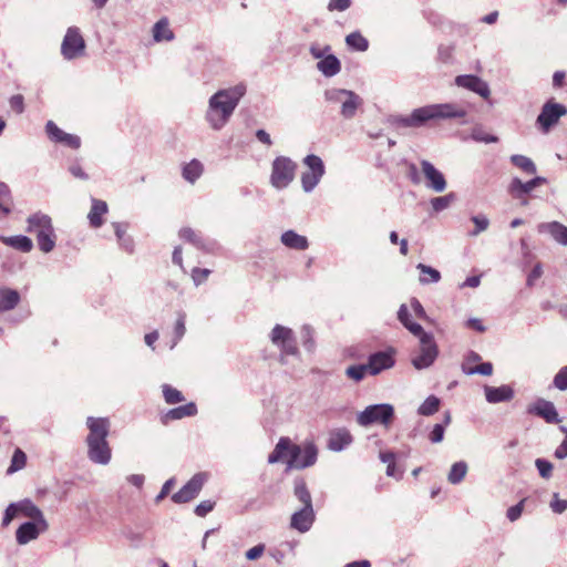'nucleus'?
<instances>
[{
	"mask_svg": "<svg viewBox=\"0 0 567 567\" xmlns=\"http://www.w3.org/2000/svg\"><path fill=\"white\" fill-rule=\"evenodd\" d=\"M441 400L435 395H430L419 406L417 413L423 416H430L436 413L440 409Z\"/></svg>",
	"mask_w": 567,
	"mask_h": 567,
	"instance_id": "e433bc0d",
	"label": "nucleus"
},
{
	"mask_svg": "<svg viewBox=\"0 0 567 567\" xmlns=\"http://www.w3.org/2000/svg\"><path fill=\"white\" fill-rule=\"evenodd\" d=\"M89 434L86 436L87 457L99 465H107L112 458V450L107 442L110 433V421L106 417L86 419Z\"/></svg>",
	"mask_w": 567,
	"mask_h": 567,
	"instance_id": "7ed1b4c3",
	"label": "nucleus"
},
{
	"mask_svg": "<svg viewBox=\"0 0 567 567\" xmlns=\"http://www.w3.org/2000/svg\"><path fill=\"white\" fill-rule=\"evenodd\" d=\"M537 231L548 234L556 243L567 246V227L558 221L540 223Z\"/></svg>",
	"mask_w": 567,
	"mask_h": 567,
	"instance_id": "4be33fe9",
	"label": "nucleus"
},
{
	"mask_svg": "<svg viewBox=\"0 0 567 567\" xmlns=\"http://www.w3.org/2000/svg\"><path fill=\"white\" fill-rule=\"evenodd\" d=\"M435 357H414L412 364L415 369L422 370L431 367L434 363Z\"/></svg>",
	"mask_w": 567,
	"mask_h": 567,
	"instance_id": "6e6d98bb",
	"label": "nucleus"
},
{
	"mask_svg": "<svg viewBox=\"0 0 567 567\" xmlns=\"http://www.w3.org/2000/svg\"><path fill=\"white\" fill-rule=\"evenodd\" d=\"M315 522V512L312 506H302L291 516L290 526L300 533L308 532Z\"/></svg>",
	"mask_w": 567,
	"mask_h": 567,
	"instance_id": "6ab92c4d",
	"label": "nucleus"
},
{
	"mask_svg": "<svg viewBox=\"0 0 567 567\" xmlns=\"http://www.w3.org/2000/svg\"><path fill=\"white\" fill-rule=\"evenodd\" d=\"M174 484H175V480L174 478L167 480L164 483V485L162 486V489H161L159 494L156 496L155 502L159 503L162 499H164L168 495V493L171 492V489L174 486Z\"/></svg>",
	"mask_w": 567,
	"mask_h": 567,
	"instance_id": "338daca9",
	"label": "nucleus"
},
{
	"mask_svg": "<svg viewBox=\"0 0 567 567\" xmlns=\"http://www.w3.org/2000/svg\"><path fill=\"white\" fill-rule=\"evenodd\" d=\"M550 508L556 514H563L567 509V501L560 499L558 493L553 494V499L550 502Z\"/></svg>",
	"mask_w": 567,
	"mask_h": 567,
	"instance_id": "3c124183",
	"label": "nucleus"
},
{
	"mask_svg": "<svg viewBox=\"0 0 567 567\" xmlns=\"http://www.w3.org/2000/svg\"><path fill=\"white\" fill-rule=\"evenodd\" d=\"M309 246L308 239L293 230H286V247L306 250Z\"/></svg>",
	"mask_w": 567,
	"mask_h": 567,
	"instance_id": "f704fd0d",
	"label": "nucleus"
},
{
	"mask_svg": "<svg viewBox=\"0 0 567 567\" xmlns=\"http://www.w3.org/2000/svg\"><path fill=\"white\" fill-rule=\"evenodd\" d=\"M554 385L560 390H567V365L561 368L554 378Z\"/></svg>",
	"mask_w": 567,
	"mask_h": 567,
	"instance_id": "864d4df0",
	"label": "nucleus"
},
{
	"mask_svg": "<svg viewBox=\"0 0 567 567\" xmlns=\"http://www.w3.org/2000/svg\"><path fill=\"white\" fill-rule=\"evenodd\" d=\"M246 94L244 84H236L215 92L209 99L205 121L213 131H221L230 121L240 100Z\"/></svg>",
	"mask_w": 567,
	"mask_h": 567,
	"instance_id": "f257e3e1",
	"label": "nucleus"
},
{
	"mask_svg": "<svg viewBox=\"0 0 567 567\" xmlns=\"http://www.w3.org/2000/svg\"><path fill=\"white\" fill-rule=\"evenodd\" d=\"M351 6V0H330L328 4L329 11H344Z\"/></svg>",
	"mask_w": 567,
	"mask_h": 567,
	"instance_id": "e2e57ef3",
	"label": "nucleus"
},
{
	"mask_svg": "<svg viewBox=\"0 0 567 567\" xmlns=\"http://www.w3.org/2000/svg\"><path fill=\"white\" fill-rule=\"evenodd\" d=\"M543 275V268L540 264H536L527 277V286H534V282L539 279Z\"/></svg>",
	"mask_w": 567,
	"mask_h": 567,
	"instance_id": "69168bd1",
	"label": "nucleus"
},
{
	"mask_svg": "<svg viewBox=\"0 0 567 567\" xmlns=\"http://www.w3.org/2000/svg\"><path fill=\"white\" fill-rule=\"evenodd\" d=\"M454 200H455V194L450 193L444 196L433 197L430 200V204H431L432 209L435 213H440V212L447 209Z\"/></svg>",
	"mask_w": 567,
	"mask_h": 567,
	"instance_id": "ea45409f",
	"label": "nucleus"
},
{
	"mask_svg": "<svg viewBox=\"0 0 567 567\" xmlns=\"http://www.w3.org/2000/svg\"><path fill=\"white\" fill-rule=\"evenodd\" d=\"M10 189L4 183H0V217L10 213Z\"/></svg>",
	"mask_w": 567,
	"mask_h": 567,
	"instance_id": "c03bdc74",
	"label": "nucleus"
},
{
	"mask_svg": "<svg viewBox=\"0 0 567 567\" xmlns=\"http://www.w3.org/2000/svg\"><path fill=\"white\" fill-rule=\"evenodd\" d=\"M317 68L324 76L331 78L340 72L341 63L336 55L327 54V56L319 60Z\"/></svg>",
	"mask_w": 567,
	"mask_h": 567,
	"instance_id": "c85d7f7f",
	"label": "nucleus"
},
{
	"mask_svg": "<svg viewBox=\"0 0 567 567\" xmlns=\"http://www.w3.org/2000/svg\"><path fill=\"white\" fill-rule=\"evenodd\" d=\"M84 52L85 41L80 30L75 27L69 28L61 44L62 55L66 60H73L83 56Z\"/></svg>",
	"mask_w": 567,
	"mask_h": 567,
	"instance_id": "9d476101",
	"label": "nucleus"
},
{
	"mask_svg": "<svg viewBox=\"0 0 567 567\" xmlns=\"http://www.w3.org/2000/svg\"><path fill=\"white\" fill-rule=\"evenodd\" d=\"M107 204L104 200L92 198V207L87 215L90 225L99 228L103 225V216L107 213Z\"/></svg>",
	"mask_w": 567,
	"mask_h": 567,
	"instance_id": "bb28decb",
	"label": "nucleus"
},
{
	"mask_svg": "<svg viewBox=\"0 0 567 567\" xmlns=\"http://www.w3.org/2000/svg\"><path fill=\"white\" fill-rule=\"evenodd\" d=\"M203 172V164L197 159H192L184 165L182 174L187 182L194 184L202 176Z\"/></svg>",
	"mask_w": 567,
	"mask_h": 567,
	"instance_id": "2f4dec72",
	"label": "nucleus"
},
{
	"mask_svg": "<svg viewBox=\"0 0 567 567\" xmlns=\"http://www.w3.org/2000/svg\"><path fill=\"white\" fill-rule=\"evenodd\" d=\"M466 110L455 103L430 104L417 107L409 115H400L393 120L399 127H422L430 121L463 118Z\"/></svg>",
	"mask_w": 567,
	"mask_h": 567,
	"instance_id": "f03ea898",
	"label": "nucleus"
},
{
	"mask_svg": "<svg viewBox=\"0 0 567 567\" xmlns=\"http://www.w3.org/2000/svg\"><path fill=\"white\" fill-rule=\"evenodd\" d=\"M153 39L155 42H169L174 39V32L169 28V22L166 18L159 19L152 30Z\"/></svg>",
	"mask_w": 567,
	"mask_h": 567,
	"instance_id": "c756f323",
	"label": "nucleus"
},
{
	"mask_svg": "<svg viewBox=\"0 0 567 567\" xmlns=\"http://www.w3.org/2000/svg\"><path fill=\"white\" fill-rule=\"evenodd\" d=\"M29 233L35 234L39 249L44 252H51L55 247V234L51 217L41 212L30 215L27 219Z\"/></svg>",
	"mask_w": 567,
	"mask_h": 567,
	"instance_id": "20e7f679",
	"label": "nucleus"
},
{
	"mask_svg": "<svg viewBox=\"0 0 567 567\" xmlns=\"http://www.w3.org/2000/svg\"><path fill=\"white\" fill-rule=\"evenodd\" d=\"M163 395L167 404H176L184 401L182 392L168 384L163 385Z\"/></svg>",
	"mask_w": 567,
	"mask_h": 567,
	"instance_id": "37998d69",
	"label": "nucleus"
},
{
	"mask_svg": "<svg viewBox=\"0 0 567 567\" xmlns=\"http://www.w3.org/2000/svg\"><path fill=\"white\" fill-rule=\"evenodd\" d=\"M472 221L475 225L474 230L470 233L471 236L476 237L481 233L485 231L489 226V219L485 215L473 216Z\"/></svg>",
	"mask_w": 567,
	"mask_h": 567,
	"instance_id": "49530a36",
	"label": "nucleus"
},
{
	"mask_svg": "<svg viewBox=\"0 0 567 567\" xmlns=\"http://www.w3.org/2000/svg\"><path fill=\"white\" fill-rule=\"evenodd\" d=\"M455 83L464 89L477 93L480 96L487 99L491 94L488 84L476 75H458Z\"/></svg>",
	"mask_w": 567,
	"mask_h": 567,
	"instance_id": "f3484780",
	"label": "nucleus"
},
{
	"mask_svg": "<svg viewBox=\"0 0 567 567\" xmlns=\"http://www.w3.org/2000/svg\"><path fill=\"white\" fill-rule=\"evenodd\" d=\"M444 425L443 424H435L430 433V441L432 443H440L444 439Z\"/></svg>",
	"mask_w": 567,
	"mask_h": 567,
	"instance_id": "052dcab7",
	"label": "nucleus"
},
{
	"mask_svg": "<svg viewBox=\"0 0 567 567\" xmlns=\"http://www.w3.org/2000/svg\"><path fill=\"white\" fill-rule=\"evenodd\" d=\"M43 532L38 523L27 522L19 526L16 532V539L19 545H25L31 540L39 537L40 533Z\"/></svg>",
	"mask_w": 567,
	"mask_h": 567,
	"instance_id": "b1692460",
	"label": "nucleus"
},
{
	"mask_svg": "<svg viewBox=\"0 0 567 567\" xmlns=\"http://www.w3.org/2000/svg\"><path fill=\"white\" fill-rule=\"evenodd\" d=\"M18 507H19L21 515L33 519L34 523H38V525L41 527L42 530L48 529V522L44 518L43 513L31 501L24 499V501L18 502Z\"/></svg>",
	"mask_w": 567,
	"mask_h": 567,
	"instance_id": "5701e85b",
	"label": "nucleus"
},
{
	"mask_svg": "<svg viewBox=\"0 0 567 567\" xmlns=\"http://www.w3.org/2000/svg\"><path fill=\"white\" fill-rule=\"evenodd\" d=\"M27 463V455L25 453L17 449L12 455L11 464L7 470V474H13L20 470H22L25 466Z\"/></svg>",
	"mask_w": 567,
	"mask_h": 567,
	"instance_id": "79ce46f5",
	"label": "nucleus"
},
{
	"mask_svg": "<svg viewBox=\"0 0 567 567\" xmlns=\"http://www.w3.org/2000/svg\"><path fill=\"white\" fill-rule=\"evenodd\" d=\"M20 302V293L10 288H0V313L13 310Z\"/></svg>",
	"mask_w": 567,
	"mask_h": 567,
	"instance_id": "cd10ccee",
	"label": "nucleus"
},
{
	"mask_svg": "<svg viewBox=\"0 0 567 567\" xmlns=\"http://www.w3.org/2000/svg\"><path fill=\"white\" fill-rule=\"evenodd\" d=\"M0 241L8 247L17 249L22 252H30L33 248L32 240L23 235L16 236H0Z\"/></svg>",
	"mask_w": 567,
	"mask_h": 567,
	"instance_id": "393cba45",
	"label": "nucleus"
},
{
	"mask_svg": "<svg viewBox=\"0 0 567 567\" xmlns=\"http://www.w3.org/2000/svg\"><path fill=\"white\" fill-rule=\"evenodd\" d=\"M284 457V437H280L276 444L275 451L269 455L268 462L270 464L279 462Z\"/></svg>",
	"mask_w": 567,
	"mask_h": 567,
	"instance_id": "4d7b16f0",
	"label": "nucleus"
},
{
	"mask_svg": "<svg viewBox=\"0 0 567 567\" xmlns=\"http://www.w3.org/2000/svg\"><path fill=\"white\" fill-rule=\"evenodd\" d=\"M405 328L414 337L419 338L421 344V354H437V349L433 337L426 333L421 324L412 321Z\"/></svg>",
	"mask_w": 567,
	"mask_h": 567,
	"instance_id": "a211bd4d",
	"label": "nucleus"
},
{
	"mask_svg": "<svg viewBox=\"0 0 567 567\" xmlns=\"http://www.w3.org/2000/svg\"><path fill=\"white\" fill-rule=\"evenodd\" d=\"M511 162L514 166H516L526 174H535L537 171L535 163L525 155H512Z\"/></svg>",
	"mask_w": 567,
	"mask_h": 567,
	"instance_id": "c9c22d12",
	"label": "nucleus"
},
{
	"mask_svg": "<svg viewBox=\"0 0 567 567\" xmlns=\"http://www.w3.org/2000/svg\"><path fill=\"white\" fill-rule=\"evenodd\" d=\"M179 237L195 245L196 247H203L204 243L202 237L192 228L184 227L179 230Z\"/></svg>",
	"mask_w": 567,
	"mask_h": 567,
	"instance_id": "a18cd8bd",
	"label": "nucleus"
},
{
	"mask_svg": "<svg viewBox=\"0 0 567 567\" xmlns=\"http://www.w3.org/2000/svg\"><path fill=\"white\" fill-rule=\"evenodd\" d=\"M535 466L543 478L548 480L551 477L554 466L549 461L545 458H536Z\"/></svg>",
	"mask_w": 567,
	"mask_h": 567,
	"instance_id": "de8ad7c7",
	"label": "nucleus"
},
{
	"mask_svg": "<svg viewBox=\"0 0 567 567\" xmlns=\"http://www.w3.org/2000/svg\"><path fill=\"white\" fill-rule=\"evenodd\" d=\"M472 138L476 142H483V143H486V144H489V143H496L497 142V137L494 136V135H491L486 132H484L482 128L480 127H476L472 131V134H471Z\"/></svg>",
	"mask_w": 567,
	"mask_h": 567,
	"instance_id": "8fccbe9b",
	"label": "nucleus"
},
{
	"mask_svg": "<svg viewBox=\"0 0 567 567\" xmlns=\"http://www.w3.org/2000/svg\"><path fill=\"white\" fill-rule=\"evenodd\" d=\"M567 114V109L563 104L548 101L544 104L542 112L537 116V124L543 132L547 133L561 116Z\"/></svg>",
	"mask_w": 567,
	"mask_h": 567,
	"instance_id": "f8f14e48",
	"label": "nucleus"
},
{
	"mask_svg": "<svg viewBox=\"0 0 567 567\" xmlns=\"http://www.w3.org/2000/svg\"><path fill=\"white\" fill-rule=\"evenodd\" d=\"M307 169L301 175L302 189L306 193L312 192L324 175V165L322 159L313 154L303 158Z\"/></svg>",
	"mask_w": 567,
	"mask_h": 567,
	"instance_id": "1a4fd4ad",
	"label": "nucleus"
},
{
	"mask_svg": "<svg viewBox=\"0 0 567 567\" xmlns=\"http://www.w3.org/2000/svg\"><path fill=\"white\" fill-rule=\"evenodd\" d=\"M197 414V406L195 403L190 402L182 406H177L168 410L162 417L164 423H167L173 420H181L187 416H194Z\"/></svg>",
	"mask_w": 567,
	"mask_h": 567,
	"instance_id": "a878e982",
	"label": "nucleus"
},
{
	"mask_svg": "<svg viewBox=\"0 0 567 567\" xmlns=\"http://www.w3.org/2000/svg\"><path fill=\"white\" fill-rule=\"evenodd\" d=\"M352 441L353 437L347 429H334L329 433L327 447L333 452H341L350 446Z\"/></svg>",
	"mask_w": 567,
	"mask_h": 567,
	"instance_id": "aec40b11",
	"label": "nucleus"
},
{
	"mask_svg": "<svg viewBox=\"0 0 567 567\" xmlns=\"http://www.w3.org/2000/svg\"><path fill=\"white\" fill-rule=\"evenodd\" d=\"M462 371L467 375H491L493 373V364L491 362L473 363L472 361H467L462 363Z\"/></svg>",
	"mask_w": 567,
	"mask_h": 567,
	"instance_id": "7c9ffc66",
	"label": "nucleus"
},
{
	"mask_svg": "<svg viewBox=\"0 0 567 567\" xmlns=\"http://www.w3.org/2000/svg\"><path fill=\"white\" fill-rule=\"evenodd\" d=\"M210 270L206 268H194L192 271V278L196 286L203 284L209 276Z\"/></svg>",
	"mask_w": 567,
	"mask_h": 567,
	"instance_id": "5fc2aeb1",
	"label": "nucleus"
},
{
	"mask_svg": "<svg viewBox=\"0 0 567 567\" xmlns=\"http://www.w3.org/2000/svg\"><path fill=\"white\" fill-rule=\"evenodd\" d=\"M394 415V409L391 404H373L367 406L359 413L357 421L361 426H369L375 423L388 426Z\"/></svg>",
	"mask_w": 567,
	"mask_h": 567,
	"instance_id": "6e6552de",
	"label": "nucleus"
},
{
	"mask_svg": "<svg viewBox=\"0 0 567 567\" xmlns=\"http://www.w3.org/2000/svg\"><path fill=\"white\" fill-rule=\"evenodd\" d=\"M318 456V449L313 442L301 445L292 443L286 437V467L303 470L312 466Z\"/></svg>",
	"mask_w": 567,
	"mask_h": 567,
	"instance_id": "39448f33",
	"label": "nucleus"
},
{
	"mask_svg": "<svg viewBox=\"0 0 567 567\" xmlns=\"http://www.w3.org/2000/svg\"><path fill=\"white\" fill-rule=\"evenodd\" d=\"M467 470V464L464 461L454 463L449 472L447 481L454 485L460 484L466 476Z\"/></svg>",
	"mask_w": 567,
	"mask_h": 567,
	"instance_id": "72a5a7b5",
	"label": "nucleus"
},
{
	"mask_svg": "<svg viewBox=\"0 0 567 567\" xmlns=\"http://www.w3.org/2000/svg\"><path fill=\"white\" fill-rule=\"evenodd\" d=\"M271 341L279 347L284 344V327L281 324H276L272 329Z\"/></svg>",
	"mask_w": 567,
	"mask_h": 567,
	"instance_id": "0e129e2a",
	"label": "nucleus"
},
{
	"mask_svg": "<svg viewBox=\"0 0 567 567\" xmlns=\"http://www.w3.org/2000/svg\"><path fill=\"white\" fill-rule=\"evenodd\" d=\"M264 551H265V545L259 544L246 551V558L249 560H255V559L259 558L264 554Z\"/></svg>",
	"mask_w": 567,
	"mask_h": 567,
	"instance_id": "774afa93",
	"label": "nucleus"
},
{
	"mask_svg": "<svg viewBox=\"0 0 567 567\" xmlns=\"http://www.w3.org/2000/svg\"><path fill=\"white\" fill-rule=\"evenodd\" d=\"M524 504L525 499H522L516 505L511 506L507 509L506 517L508 518V520L516 522L522 516V513L524 511Z\"/></svg>",
	"mask_w": 567,
	"mask_h": 567,
	"instance_id": "603ef678",
	"label": "nucleus"
},
{
	"mask_svg": "<svg viewBox=\"0 0 567 567\" xmlns=\"http://www.w3.org/2000/svg\"><path fill=\"white\" fill-rule=\"evenodd\" d=\"M547 179L542 176H536L528 182H522L518 177H514L508 185V193L516 199H522L525 195L529 194L536 187L545 184Z\"/></svg>",
	"mask_w": 567,
	"mask_h": 567,
	"instance_id": "dca6fc26",
	"label": "nucleus"
},
{
	"mask_svg": "<svg viewBox=\"0 0 567 567\" xmlns=\"http://www.w3.org/2000/svg\"><path fill=\"white\" fill-rule=\"evenodd\" d=\"M271 185L277 189H281L284 187V159L282 157H277L272 164V174L270 177Z\"/></svg>",
	"mask_w": 567,
	"mask_h": 567,
	"instance_id": "4c0bfd02",
	"label": "nucleus"
},
{
	"mask_svg": "<svg viewBox=\"0 0 567 567\" xmlns=\"http://www.w3.org/2000/svg\"><path fill=\"white\" fill-rule=\"evenodd\" d=\"M20 515V511L18 507V503H11L4 511V515L2 518V526L7 527L10 523Z\"/></svg>",
	"mask_w": 567,
	"mask_h": 567,
	"instance_id": "09e8293b",
	"label": "nucleus"
},
{
	"mask_svg": "<svg viewBox=\"0 0 567 567\" xmlns=\"http://www.w3.org/2000/svg\"><path fill=\"white\" fill-rule=\"evenodd\" d=\"M324 97L327 102L340 105V114L346 120L353 118L363 104V100L355 92L344 89H329L324 92Z\"/></svg>",
	"mask_w": 567,
	"mask_h": 567,
	"instance_id": "423d86ee",
	"label": "nucleus"
},
{
	"mask_svg": "<svg viewBox=\"0 0 567 567\" xmlns=\"http://www.w3.org/2000/svg\"><path fill=\"white\" fill-rule=\"evenodd\" d=\"M215 503L212 501H203L195 507V514L199 517L206 516L214 509Z\"/></svg>",
	"mask_w": 567,
	"mask_h": 567,
	"instance_id": "13d9d810",
	"label": "nucleus"
},
{
	"mask_svg": "<svg viewBox=\"0 0 567 567\" xmlns=\"http://www.w3.org/2000/svg\"><path fill=\"white\" fill-rule=\"evenodd\" d=\"M420 165L425 187L435 193H443L447 187L444 174L426 159H422Z\"/></svg>",
	"mask_w": 567,
	"mask_h": 567,
	"instance_id": "9b49d317",
	"label": "nucleus"
},
{
	"mask_svg": "<svg viewBox=\"0 0 567 567\" xmlns=\"http://www.w3.org/2000/svg\"><path fill=\"white\" fill-rule=\"evenodd\" d=\"M9 104L18 114H21L24 111V99L20 94L11 96Z\"/></svg>",
	"mask_w": 567,
	"mask_h": 567,
	"instance_id": "680f3d73",
	"label": "nucleus"
},
{
	"mask_svg": "<svg viewBox=\"0 0 567 567\" xmlns=\"http://www.w3.org/2000/svg\"><path fill=\"white\" fill-rule=\"evenodd\" d=\"M394 357H369L367 363L352 364L346 369V375L355 381L360 382L367 375H377L384 370L394 367Z\"/></svg>",
	"mask_w": 567,
	"mask_h": 567,
	"instance_id": "0eeeda50",
	"label": "nucleus"
},
{
	"mask_svg": "<svg viewBox=\"0 0 567 567\" xmlns=\"http://www.w3.org/2000/svg\"><path fill=\"white\" fill-rule=\"evenodd\" d=\"M45 131L49 138L55 143H61L73 150H78L81 146V140L78 135L65 133L53 121L47 123Z\"/></svg>",
	"mask_w": 567,
	"mask_h": 567,
	"instance_id": "2eb2a0df",
	"label": "nucleus"
},
{
	"mask_svg": "<svg viewBox=\"0 0 567 567\" xmlns=\"http://www.w3.org/2000/svg\"><path fill=\"white\" fill-rule=\"evenodd\" d=\"M484 393L486 401L491 404L509 402L515 395L514 389L507 384L501 386L485 385Z\"/></svg>",
	"mask_w": 567,
	"mask_h": 567,
	"instance_id": "412c9836",
	"label": "nucleus"
},
{
	"mask_svg": "<svg viewBox=\"0 0 567 567\" xmlns=\"http://www.w3.org/2000/svg\"><path fill=\"white\" fill-rule=\"evenodd\" d=\"M527 412L544 419L550 424H557L560 422V417L554 403L545 399H538L534 404L527 408Z\"/></svg>",
	"mask_w": 567,
	"mask_h": 567,
	"instance_id": "4468645a",
	"label": "nucleus"
},
{
	"mask_svg": "<svg viewBox=\"0 0 567 567\" xmlns=\"http://www.w3.org/2000/svg\"><path fill=\"white\" fill-rule=\"evenodd\" d=\"M295 496L300 501L302 506H312L311 495L306 486V483L302 478L295 481L293 488Z\"/></svg>",
	"mask_w": 567,
	"mask_h": 567,
	"instance_id": "58836bf2",
	"label": "nucleus"
},
{
	"mask_svg": "<svg viewBox=\"0 0 567 567\" xmlns=\"http://www.w3.org/2000/svg\"><path fill=\"white\" fill-rule=\"evenodd\" d=\"M207 476L205 473L195 474L178 492L172 496L176 504H183L195 498L202 491Z\"/></svg>",
	"mask_w": 567,
	"mask_h": 567,
	"instance_id": "ddd939ff",
	"label": "nucleus"
},
{
	"mask_svg": "<svg viewBox=\"0 0 567 567\" xmlns=\"http://www.w3.org/2000/svg\"><path fill=\"white\" fill-rule=\"evenodd\" d=\"M346 42L350 48L361 52L368 50L369 47L368 40L359 32H352L348 34L346 38Z\"/></svg>",
	"mask_w": 567,
	"mask_h": 567,
	"instance_id": "a19ab883",
	"label": "nucleus"
},
{
	"mask_svg": "<svg viewBox=\"0 0 567 567\" xmlns=\"http://www.w3.org/2000/svg\"><path fill=\"white\" fill-rule=\"evenodd\" d=\"M416 268L421 272L420 282L422 285L435 284L441 280V274L439 270L424 264H419Z\"/></svg>",
	"mask_w": 567,
	"mask_h": 567,
	"instance_id": "473e14b6",
	"label": "nucleus"
},
{
	"mask_svg": "<svg viewBox=\"0 0 567 567\" xmlns=\"http://www.w3.org/2000/svg\"><path fill=\"white\" fill-rule=\"evenodd\" d=\"M330 51L329 45H320L318 43H315L310 47V53L315 59L321 60L322 58L327 56V53Z\"/></svg>",
	"mask_w": 567,
	"mask_h": 567,
	"instance_id": "bf43d9fd",
	"label": "nucleus"
}]
</instances>
